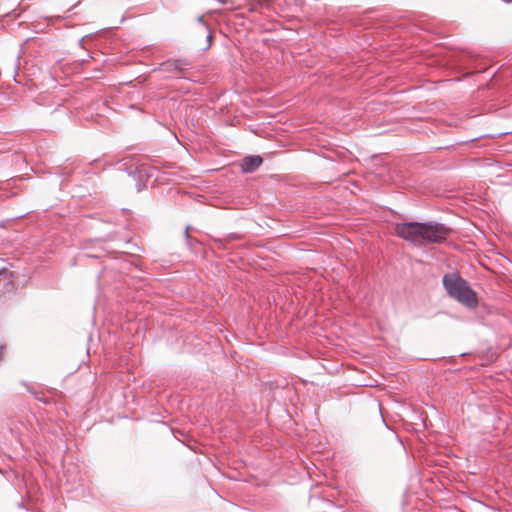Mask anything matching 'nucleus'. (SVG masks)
Returning <instances> with one entry per match:
<instances>
[{
	"label": "nucleus",
	"instance_id": "nucleus-1",
	"mask_svg": "<svg viewBox=\"0 0 512 512\" xmlns=\"http://www.w3.org/2000/svg\"><path fill=\"white\" fill-rule=\"evenodd\" d=\"M443 284L447 293L463 305L471 308L477 305L476 293L468 286L467 282L458 275H445Z\"/></svg>",
	"mask_w": 512,
	"mask_h": 512
},
{
	"label": "nucleus",
	"instance_id": "nucleus-2",
	"mask_svg": "<svg viewBox=\"0 0 512 512\" xmlns=\"http://www.w3.org/2000/svg\"><path fill=\"white\" fill-rule=\"evenodd\" d=\"M424 226L425 223L419 222L401 223L395 225L394 232L406 241L416 245H424Z\"/></svg>",
	"mask_w": 512,
	"mask_h": 512
},
{
	"label": "nucleus",
	"instance_id": "nucleus-3",
	"mask_svg": "<svg viewBox=\"0 0 512 512\" xmlns=\"http://www.w3.org/2000/svg\"><path fill=\"white\" fill-rule=\"evenodd\" d=\"M451 229L439 223H425L424 244L441 243L450 235Z\"/></svg>",
	"mask_w": 512,
	"mask_h": 512
},
{
	"label": "nucleus",
	"instance_id": "nucleus-4",
	"mask_svg": "<svg viewBox=\"0 0 512 512\" xmlns=\"http://www.w3.org/2000/svg\"><path fill=\"white\" fill-rule=\"evenodd\" d=\"M262 163V158L259 156L245 157L241 162V169L243 172H252L258 168Z\"/></svg>",
	"mask_w": 512,
	"mask_h": 512
},
{
	"label": "nucleus",
	"instance_id": "nucleus-5",
	"mask_svg": "<svg viewBox=\"0 0 512 512\" xmlns=\"http://www.w3.org/2000/svg\"><path fill=\"white\" fill-rule=\"evenodd\" d=\"M163 69L167 70V71H171V70H178V66L176 63L174 62H167V63H164L162 65Z\"/></svg>",
	"mask_w": 512,
	"mask_h": 512
},
{
	"label": "nucleus",
	"instance_id": "nucleus-6",
	"mask_svg": "<svg viewBox=\"0 0 512 512\" xmlns=\"http://www.w3.org/2000/svg\"><path fill=\"white\" fill-rule=\"evenodd\" d=\"M5 351H6V347L5 346H0V360L3 359V357L5 355Z\"/></svg>",
	"mask_w": 512,
	"mask_h": 512
},
{
	"label": "nucleus",
	"instance_id": "nucleus-7",
	"mask_svg": "<svg viewBox=\"0 0 512 512\" xmlns=\"http://www.w3.org/2000/svg\"><path fill=\"white\" fill-rule=\"evenodd\" d=\"M4 274H6V273H5V272H0V277H1L2 275H4Z\"/></svg>",
	"mask_w": 512,
	"mask_h": 512
}]
</instances>
